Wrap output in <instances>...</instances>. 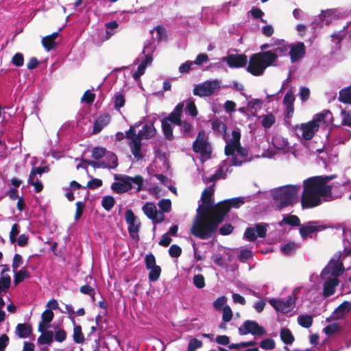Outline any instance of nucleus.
<instances>
[{
	"label": "nucleus",
	"instance_id": "bb28decb",
	"mask_svg": "<svg viewBox=\"0 0 351 351\" xmlns=\"http://www.w3.org/2000/svg\"><path fill=\"white\" fill-rule=\"evenodd\" d=\"M32 327L26 324H19L16 328V333L20 338H27L32 333Z\"/></svg>",
	"mask_w": 351,
	"mask_h": 351
},
{
	"label": "nucleus",
	"instance_id": "c756f323",
	"mask_svg": "<svg viewBox=\"0 0 351 351\" xmlns=\"http://www.w3.org/2000/svg\"><path fill=\"white\" fill-rule=\"evenodd\" d=\"M284 224H287L294 227L300 226V219L297 215H287L279 223L280 226H283Z\"/></svg>",
	"mask_w": 351,
	"mask_h": 351
},
{
	"label": "nucleus",
	"instance_id": "6ab92c4d",
	"mask_svg": "<svg viewBox=\"0 0 351 351\" xmlns=\"http://www.w3.org/2000/svg\"><path fill=\"white\" fill-rule=\"evenodd\" d=\"M184 108V102L178 104L174 108L173 110L169 114L168 117L164 118L166 121L171 123L173 125L181 124V117Z\"/></svg>",
	"mask_w": 351,
	"mask_h": 351
},
{
	"label": "nucleus",
	"instance_id": "a18cd8bd",
	"mask_svg": "<svg viewBox=\"0 0 351 351\" xmlns=\"http://www.w3.org/2000/svg\"><path fill=\"white\" fill-rule=\"evenodd\" d=\"M42 44L47 51L53 49L56 46L55 40L52 39L51 36H45L42 39Z\"/></svg>",
	"mask_w": 351,
	"mask_h": 351
},
{
	"label": "nucleus",
	"instance_id": "72a5a7b5",
	"mask_svg": "<svg viewBox=\"0 0 351 351\" xmlns=\"http://www.w3.org/2000/svg\"><path fill=\"white\" fill-rule=\"evenodd\" d=\"M38 337V342L40 344L50 345L53 341V332L51 330H45Z\"/></svg>",
	"mask_w": 351,
	"mask_h": 351
},
{
	"label": "nucleus",
	"instance_id": "79ce46f5",
	"mask_svg": "<svg viewBox=\"0 0 351 351\" xmlns=\"http://www.w3.org/2000/svg\"><path fill=\"white\" fill-rule=\"evenodd\" d=\"M125 97L121 93H117L113 97L114 107L115 109H119L125 105Z\"/></svg>",
	"mask_w": 351,
	"mask_h": 351
},
{
	"label": "nucleus",
	"instance_id": "58836bf2",
	"mask_svg": "<svg viewBox=\"0 0 351 351\" xmlns=\"http://www.w3.org/2000/svg\"><path fill=\"white\" fill-rule=\"evenodd\" d=\"M147 269L149 270L148 274V278L149 281L156 282V280H158L161 273V269L160 266L157 265Z\"/></svg>",
	"mask_w": 351,
	"mask_h": 351
},
{
	"label": "nucleus",
	"instance_id": "412c9836",
	"mask_svg": "<svg viewBox=\"0 0 351 351\" xmlns=\"http://www.w3.org/2000/svg\"><path fill=\"white\" fill-rule=\"evenodd\" d=\"M317 222L314 221H308L306 224L300 228L299 232L301 237L305 240L315 232L320 231L321 227L316 226Z\"/></svg>",
	"mask_w": 351,
	"mask_h": 351
},
{
	"label": "nucleus",
	"instance_id": "ea45409f",
	"mask_svg": "<svg viewBox=\"0 0 351 351\" xmlns=\"http://www.w3.org/2000/svg\"><path fill=\"white\" fill-rule=\"evenodd\" d=\"M181 127V132H182L184 136H192V128L193 125L191 123L186 121H181V124H179Z\"/></svg>",
	"mask_w": 351,
	"mask_h": 351
},
{
	"label": "nucleus",
	"instance_id": "603ef678",
	"mask_svg": "<svg viewBox=\"0 0 351 351\" xmlns=\"http://www.w3.org/2000/svg\"><path fill=\"white\" fill-rule=\"evenodd\" d=\"M340 328V326L337 323L329 324L324 328V332L328 336H331L337 332Z\"/></svg>",
	"mask_w": 351,
	"mask_h": 351
},
{
	"label": "nucleus",
	"instance_id": "c9c22d12",
	"mask_svg": "<svg viewBox=\"0 0 351 351\" xmlns=\"http://www.w3.org/2000/svg\"><path fill=\"white\" fill-rule=\"evenodd\" d=\"M73 328V341L76 343H82L84 341V337L82 332V328L80 325L75 323Z\"/></svg>",
	"mask_w": 351,
	"mask_h": 351
},
{
	"label": "nucleus",
	"instance_id": "864d4df0",
	"mask_svg": "<svg viewBox=\"0 0 351 351\" xmlns=\"http://www.w3.org/2000/svg\"><path fill=\"white\" fill-rule=\"evenodd\" d=\"M105 157L110 162L108 164L110 169H114L118 166L117 157L115 154L109 152L106 154Z\"/></svg>",
	"mask_w": 351,
	"mask_h": 351
},
{
	"label": "nucleus",
	"instance_id": "f3484780",
	"mask_svg": "<svg viewBox=\"0 0 351 351\" xmlns=\"http://www.w3.org/2000/svg\"><path fill=\"white\" fill-rule=\"evenodd\" d=\"M142 210L144 214L155 223H160L164 220V215L161 213L158 215L156 206L152 202H147L143 206Z\"/></svg>",
	"mask_w": 351,
	"mask_h": 351
},
{
	"label": "nucleus",
	"instance_id": "1a4fd4ad",
	"mask_svg": "<svg viewBox=\"0 0 351 351\" xmlns=\"http://www.w3.org/2000/svg\"><path fill=\"white\" fill-rule=\"evenodd\" d=\"M193 149L195 152L200 154V160L204 162L210 158L211 147L207 139L205 138L204 130L199 131L196 139L193 145Z\"/></svg>",
	"mask_w": 351,
	"mask_h": 351
},
{
	"label": "nucleus",
	"instance_id": "8fccbe9b",
	"mask_svg": "<svg viewBox=\"0 0 351 351\" xmlns=\"http://www.w3.org/2000/svg\"><path fill=\"white\" fill-rule=\"evenodd\" d=\"M11 284V278L9 275H2L0 277V287L3 291H7Z\"/></svg>",
	"mask_w": 351,
	"mask_h": 351
},
{
	"label": "nucleus",
	"instance_id": "6e6552de",
	"mask_svg": "<svg viewBox=\"0 0 351 351\" xmlns=\"http://www.w3.org/2000/svg\"><path fill=\"white\" fill-rule=\"evenodd\" d=\"M125 137L128 140V144L134 158L137 160H141L144 158L142 152V142L139 132L136 134L134 127H131L125 132Z\"/></svg>",
	"mask_w": 351,
	"mask_h": 351
},
{
	"label": "nucleus",
	"instance_id": "0eeeda50",
	"mask_svg": "<svg viewBox=\"0 0 351 351\" xmlns=\"http://www.w3.org/2000/svg\"><path fill=\"white\" fill-rule=\"evenodd\" d=\"M156 49L155 41L154 40H147L144 43V47L142 51V56H140L137 58L134 62H137L142 59L137 70L134 72L132 77L134 79L137 80L141 77L145 71L146 68L151 65L153 61V53Z\"/></svg>",
	"mask_w": 351,
	"mask_h": 351
},
{
	"label": "nucleus",
	"instance_id": "a878e982",
	"mask_svg": "<svg viewBox=\"0 0 351 351\" xmlns=\"http://www.w3.org/2000/svg\"><path fill=\"white\" fill-rule=\"evenodd\" d=\"M338 100L345 104H351V85L339 90Z\"/></svg>",
	"mask_w": 351,
	"mask_h": 351
},
{
	"label": "nucleus",
	"instance_id": "aec40b11",
	"mask_svg": "<svg viewBox=\"0 0 351 351\" xmlns=\"http://www.w3.org/2000/svg\"><path fill=\"white\" fill-rule=\"evenodd\" d=\"M306 53V47L302 42H298L295 45H292L289 55L291 62H295L302 58Z\"/></svg>",
	"mask_w": 351,
	"mask_h": 351
},
{
	"label": "nucleus",
	"instance_id": "680f3d73",
	"mask_svg": "<svg viewBox=\"0 0 351 351\" xmlns=\"http://www.w3.org/2000/svg\"><path fill=\"white\" fill-rule=\"evenodd\" d=\"M145 263L146 269H150L151 267L157 266L156 264V258L153 254L149 253L145 257Z\"/></svg>",
	"mask_w": 351,
	"mask_h": 351
},
{
	"label": "nucleus",
	"instance_id": "b1692460",
	"mask_svg": "<svg viewBox=\"0 0 351 351\" xmlns=\"http://www.w3.org/2000/svg\"><path fill=\"white\" fill-rule=\"evenodd\" d=\"M110 121V117L108 114H103L99 116L95 121L93 128V133L97 134L107 125Z\"/></svg>",
	"mask_w": 351,
	"mask_h": 351
},
{
	"label": "nucleus",
	"instance_id": "5fc2aeb1",
	"mask_svg": "<svg viewBox=\"0 0 351 351\" xmlns=\"http://www.w3.org/2000/svg\"><path fill=\"white\" fill-rule=\"evenodd\" d=\"M202 346V341L193 338L191 339L188 344L187 351H195L197 348H199Z\"/></svg>",
	"mask_w": 351,
	"mask_h": 351
},
{
	"label": "nucleus",
	"instance_id": "393cba45",
	"mask_svg": "<svg viewBox=\"0 0 351 351\" xmlns=\"http://www.w3.org/2000/svg\"><path fill=\"white\" fill-rule=\"evenodd\" d=\"M351 310V302L344 301L340 304L335 310L334 314L335 319H340L343 317L346 313H348Z\"/></svg>",
	"mask_w": 351,
	"mask_h": 351
},
{
	"label": "nucleus",
	"instance_id": "473e14b6",
	"mask_svg": "<svg viewBox=\"0 0 351 351\" xmlns=\"http://www.w3.org/2000/svg\"><path fill=\"white\" fill-rule=\"evenodd\" d=\"M316 179L322 184V186L332 195V186L328 184V182L336 177L335 175L332 176H315Z\"/></svg>",
	"mask_w": 351,
	"mask_h": 351
},
{
	"label": "nucleus",
	"instance_id": "09e8293b",
	"mask_svg": "<svg viewBox=\"0 0 351 351\" xmlns=\"http://www.w3.org/2000/svg\"><path fill=\"white\" fill-rule=\"evenodd\" d=\"M272 143L274 147L277 149H284L288 145L287 140L279 136H274L272 139Z\"/></svg>",
	"mask_w": 351,
	"mask_h": 351
},
{
	"label": "nucleus",
	"instance_id": "9d476101",
	"mask_svg": "<svg viewBox=\"0 0 351 351\" xmlns=\"http://www.w3.org/2000/svg\"><path fill=\"white\" fill-rule=\"evenodd\" d=\"M219 90V80H206L195 84L193 89V94L200 97H208Z\"/></svg>",
	"mask_w": 351,
	"mask_h": 351
},
{
	"label": "nucleus",
	"instance_id": "2f4dec72",
	"mask_svg": "<svg viewBox=\"0 0 351 351\" xmlns=\"http://www.w3.org/2000/svg\"><path fill=\"white\" fill-rule=\"evenodd\" d=\"M14 282L15 285L22 282L25 278L30 277V273L25 268H23L18 271H14Z\"/></svg>",
	"mask_w": 351,
	"mask_h": 351
},
{
	"label": "nucleus",
	"instance_id": "7c9ffc66",
	"mask_svg": "<svg viewBox=\"0 0 351 351\" xmlns=\"http://www.w3.org/2000/svg\"><path fill=\"white\" fill-rule=\"evenodd\" d=\"M171 124V123L166 121L164 119L162 120L161 122V126L164 136L169 141L173 138V128Z\"/></svg>",
	"mask_w": 351,
	"mask_h": 351
},
{
	"label": "nucleus",
	"instance_id": "a211bd4d",
	"mask_svg": "<svg viewBox=\"0 0 351 351\" xmlns=\"http://www.w3.org/2000/svg\"><path fill=\"white\" fill-rule=\"evenodd\" d=\"M154 119H149L139 130L141 141L143 139H149L154 136L156 130L154 125Z\"/></svg>",
	"mask_w": 351,
	"mask_h": 351
},
{
	"label": "nucleus",
	"instance_id": "e2e57ef3",
	"mask_svg": "<svg viewBox=\"0 0 351 351\" xmlns=\"http://www.w3.org/2000/svg\"><path fill=\"white\" fill-rule=\"evenodd\" d=\"M263 102L260 99H253L247 102V106L254 110H261Z\"/></svg>",
	"mask_w": 351,
	"mask_h": 351
},
{
	"label": "nucleus",
	"instance_id": "4d7b16f0",
	"mask_svg": "<svg viewBox=\"0 0 351 351\" xmlns=\"http://www.w3.org/2000/svg\"><path fill=\"white\" fill-rule=\"evenodd\" d=\"M19 232L20 226L18 223L13 224L10 232V241L11 243H14L16 241V236L19 234Z\"/></svg>",
	"mask_w": 351,
	"mask_h": 351
},
{
	"label": "nucleus",
	"instance_id": "20e7f679",
	"mask_svg": "<svg viewBox=\"0 0 351 351\" xmlns=\"http://www.w3.org/2000/svg\"><path fill=\"white\" fill-rule=\"evenodd\" d=\"M278 56L271 51H261L252 54L250 57L246 70L254 76H260L265 70L274 64Z\"/></svg>",
	"mask_w": 351,
	"mask_h": 351
},
{
	"label": "nucleus",
	"instance_id": "f8f14e48",
	"mask_svg": "<svg viewBox=\"0 0 351 351\" xmlns=\"http://www.w3.org/2000/svg\"><path fill=\"white\" fill-rule=\"evenodd\" d=\"M341 253L339 252L334 255L330 260L326 267L324 269L322 273L329 274H330L333 278H337L341 276L345 269L343 263L340 261Z\"/></svg>",
	"mask_w": 351,
	"mask_h": 351
},
{
	"label": "nucleus",
	"instance_id": "f03ea898",
	"mask_svg": "<svg viewBox=\"0 0 351 351\" xmlns=\"http://www.w3.org/2000/svg\"><path fill=\"white\" fill-rule=\"evenodd\" d=\"M332 195L322 186L315 176L303 182V191L301 195V206L309 209L321 205L327 201Z\"/></svg>",
	"mask_w": 351,
	"mask_h": 351
},
{
	"label": "nucleus",
	"instance_id": "49530a36",
	"mask_svg": "<svg viewBox=\"0 0 351 351\" xmlns=\"http://www.w3.org/2000/svg\"><path fill=\"white\" fill-rule=\"evenodd\" d=\"M158 205L162 213H169L171 208V202L169 199H162Z\"/></svg>",
	"mask_w": 351,
	"mask_h": 351
},
{
	"label": "nucleus",
	"instance_id": "4be33fe9",
	"mask_svg": "<svg viewBox=\"0 0 351 351\" xmlns=\"http://www.w3.org/2000/svg\"><path fill=\"white\" fill-rule=\"evenodd\" d=\"M54 314L51 309L45 310L41 315V322L38 325V331L43 332L50 326V322L53 319Z\"/></svg>",
	"mask_w": 351,
	"mask_h": 351
},
{
	"label": "nucleus",
	"instance_id": "2eb2a0df",
	"mask_svg": "<svg viewBox=\"0 0 351 351\" xmlns=\"http://www.w3.org/2000/svg\"><path fill=\"white\" fill-rule=\"evenodd\" d=\"M269 302L276 311L287 313L295 307V297L294 295H289L286 301L271 299Z\"/></svg>",
	"mask_w": 351,
	"mask_h": 351
},
{
	"label": "nucleus",
	"instance_id": "bf43d9fd",
	"mask_svg": "<svg viewBox=\"0 0 351 351\" xmlns=\"http://www.w3.org/2000/svg\"><path fill=\"white\" fill-rule=\"evenodd\" d=\"M250 12L254 19H259L262 23H267V21L262 18L265 14L260 8H252Z\"/></svg>",
	"mask_w": 351,
	"mask_h": 351
},
{
	"label": "nucleus",
	"instance_id": "5701e85b",
	"mask_svg": "<svg viewBox=\"0 0 351 351\" xmlns=\"http://www.w3.org/2000/svg\"><path fill=\"white\" fill-rule=\"evenodd\" d=\"M339 280L337 278L328 279L324 284L323 295L329 297L335 293V287L339 285Z\"/></svg>",
	"mask_w": 351,
	"mask_h": 351
},
{
	"label": "nucleus",
	"instance_id": "6e6d98bb",
	"mask_svg": "<svg viewBox=\"0 0 351 351\" xmlns=\"http://www.w3.org/2000/svg\"><path fill=\"white\" fill-rule=\"evenodd\" d=\"M276 343L273 339L267 338L262 340L260 346L265 350H271L275 348Z\"/></svg>",
	"mask_w": 351,
	"mask_h": 351
},
{
	"label": "nucleus",
	"instance_id": "dca6fc26",
	"mask_svg": "<svg viewBox=\"0 0 351 351\" xmlns=\"http://www.w3.org/2000/svg\"><path fill=\"white\" fill-rule=\"evenodd\" d=\"M221 60L226 62L230 68H242L247 63V58L245 54H229L222 58Z\"/></svg>",
	"mask_w": 351,
	"mask_h": 351
},
{
	"label": "nucleus",
	"instance_id": "37998d69",
	"mask_svg": "<svg viewBox=\"0 0 351 351\" xmlns=\"http://www.w3.org/2000/svg\"><path fill=\"white\" fill-rule=\"evenodd\" d=\"M231 210L230 204L228 199L221 201V223L223 221L224 217Z\"/></svg>",
	"mask_w": 351,
	"mask_h": 351
},
{
	"label": "nucleus",
	"instance_id": "c03bdc74",
	"mask_svg": "<svg viewBox=\"0 0 351 351\" xmlns=\"http://www.w3.org/2000/svg\"><path fill=\"white\" fill-rule=\"evenodd\" d=\"M275 123V117L272 114H268L263 116V120L261 122L262 126L265 128H271Z\"/></svg>",
	"mask_w": 351,
	"mask_h": 351
},
{
	"label": "nucleus",
	"instance_id": "774afa93",
	"mask_svg": "<svg viewBox=\"0 0 351 351\" xmlns=\"http://www.w3.org/2000/svg\"><path fill=\"white\" fill-rule=\"evenodd\" d=\"M341 114L343 116L342 125L351 128V114L345 110H342Z\"/></svg>",
	"mask_w": 351,
	"mask_h": 351
},
{
	"label": "nucleus",
	"instance_id": "f257e3e1",
	"mask_svg": "<svg viewBox=\"0 0 351 351\" xmlns=\"http://www.w3.org/2000/svg\"><path fill=\"white\" fill-rule=\"evenodd\" d=\"M219 224V202H214V185L206 188L198 202L191 233L201 239L213 237Z\"/></svg>",
	"mask_w": 351,
	"mask_h": 351
},
{
	"label": "nucleus",
	"instance_id": "69168bd1",
	"mask_svg": "<svg viewBox=\"0 0 351 351\" xmlns=\"http://www.w3.org/2000/svg\"><path fill=\"white\" fill-rule=\"evenodd\" d=\"M12 63L17 67L22 66L24 63L23 55L21 53H16L12 57Z\"/></svg>",
	"mask_w": 351,
	"mask_h": 351
},
{
	"label": "nucleus",
	"instance_id": "c85d7f7f",
	"mask_svg": "<svg viewBox=\"0 0 351 351\" xmlns=\"http://www.w3.org/2000/svg\"><path fill=\"white\" fill-rule=\"evenodd\" d=\"M280 336L282 341L285 344H292L295 341L293 335L288 328H281L280 331Z\"/></svg>",
	"mask_w": 351,
	"mask_h": 351
},
{
	"label": "nucleus",
	"instance_id": "cd10ccee",
	"mask_svg": "<svg viewBox=\"0 0 351 351\" xmlns=\"http://www.w3.org/2000/svg\"><path fill=\"white\" fill-rule=\"evenodd\" d=\"M332 119V112L329 110H324L322 112L317 114L312 121H315V123L319 124V122L327 123L331 121Z\"/></svg>",
	"mask_w": 351,
	"mask_h": 351
},
{
	"label": "nucleus",
	"instance_id": "f704fd0d",
	"mask_svg": "<svg viewBox=\"0 0 351 351\" xmlns=\"http://www.w3.org/2000/svg\"><path fill=\"white\" fill-rule=\"evenodd\" d=\"M185 113L195 117L197 114V110L195 104L194 99L191 97L189 98L184 108Z\"/></svg>",
	"mask_w": 351,
	"mask_h": 351
},
{
	"label": "nucleus",
	"instance_id": "de8ad7c7",
	"mask_svg": "<svg viewBox=\"0 0 351 351\" xmlns=\"http://www.w3.org/2000/svg\"><path fill=\"white\" fill-rule=\"evenodd\" d=\"M28 184L34 186V190L36 193L40 192L43 189V185L38 178L33 177L31 179V177L29 176Z\"/></svg>",
	"mask_w": 351,
	"mask_h": 351
},
{
	"label": "nucleus",
	"instance_id": "a19ab883",
	"mask_svg": "<svg viewBox=\"0 0 351 351\" xmlns=\"http://www.w3.org/2000/svg\"><path fill=\"white\" fill-rule=\"evenodd\" d=\"M245 199L243 197H237L227 199L230 204L231 208L237 209L245 204Z\"/></svg>",
	"mask_w": 351,
	"mask_h": 351
},
{
	"label": "nucleus",
	"instance_id": "4468645a",
	"mask_svg": "<svg viewBox=\"0 0 351 351\" xmlns=\"http://www.w3.org/2000/svg\"><path fill=\"white\" fill-rule=\"evenodd\" d=\"M319 125L315 123V121H309L306 123H302L300 125H296L294 127L295 131L302 132V136L307 141L312 139L315 135V132L318 131Z\"/></svg>",
	"mask_w": 351,
	"mask_h": 351
},
{
	"label": "nucleus",
	"instance_id": "338daca9",
	"mask_svg": "<svg viewBox=\"0 0 351 351\" xmlns=\"http://www.w3.org/2000/svg\"><path fill=\"white\" fill-rule=\"evenodd\" d=\"M94 99L95 94L91 93L90 90H87L82 96L81 101L88 104H90L94 101Z\"/></svg>",
	"mask_w": 351,
	"mask_h": 351
},
{
	"label": "nucleus",
	"instance_id": "3c124183",
	"mask_svg": "<svg viewBox=\"0 0 351 351\" xmlns=\"http://www.w3.org/2000/svg\"><path fill=\"white\" fill-rule=\"evenodd\" d=\"M221 308L223 311V314H222L223 321L225 322H229L232 319V316H233V313H232L231 308L229 306L226 305Z\"/></svg>",
	"mask_w": 351,
	"mask_h": 351
},
{
	"label": "nucleus",
	"instance_id": "423d86ee",
	"mask_svg": "<svg viewBox=\"0 0 351 351\" xmlns=\"http://www.w3.org/2000/svg\"><path fill=\"white\" fill-rule=\"evenodd\" d=\"M299 189V186L294 185L280 188L274 195L277 208L280 210L295 204Z\"/></svg>",
	"mask_w": 351,
	"mask_h": 351
},
{
	"label": "nucleus",
	"instance_id": "0e129e2a",
	"mask_svg": "<svg viewBox=\"0 0 351 351\" xmlns=\"http://www.w3.org/2000/svg\"><path fill=\"white\" fill-rule=\"evenodd\" d=\"M87 164L92 166L94 168H103V169H110V165L105 161H93V160H87Z\"/></svg>",
	"mask_w": 351,
	"mask_h": 351
},
{
	"label": "nucleus",
	"instance_id": "ddd939ff",
	"mask_svg": "<svg viewBox=\"0 0 351 351\" xmlns=\"http://www.w3.org/2000/svg\"><path fill=\"white\" fill-rule=\"evenodd\" d=\"M239 332L241 335L250 333L254 336H263L266 334V330L263 326H259L256 322L246 320L239 328Z\"/></svg>",
	"mask_w": 351,
	"mask_h": 351
},
{
	"label": "nucleus",
	"instance_id": "e433bc0d",
	"mask_svg": "<svg viewBox=\"0 0 351 351\" xmlns=\"http://www.w3.org/2000/svg\"><path fill=\"white\" fill-rule=\"evenodd\" d=\"M115 204V199L111 195H106L102 197L101 206L107 211H110Z\"/></svg>",
	"mask_w": 351,
	"mask_h": 351
},
{
	"label": "nucleus",
	"instance_id": "4c0bfd02",
	"mask_svg": "<svg viewBox=\"0 0 351 351\" xmlns=\"http://www.w3.org/2000/svg\"><path fill=\"white\" fill-rule=\"evenodd\" d=\"M298 324L306 328H310L313 322V317L309 315H300L298 318Z\"/></svg>",
	"mask_w": 351,
	"mask_h": 351
},
{
	"label": "nucleus",
	"instance_id": "7ed1b4c3",
	"mask_svg": "<svg viewBox=\"0 0 351 351\" xmlns=\"http://www.w3.org/2000/svg\"><path fill=\"white\" fill-rule=\"evenodd\" d=\"M240 139V132L233 130L232 138L227 142L224 149L225 154L232 156V163L234 166H240L243 163L251 160V158H248L247 149L241 147Z\"/></svg>",
	"mask_w": 351,
	"mask_h": 351
},
{
	"label": "nucleus",
	"instance_id": "9b49d317",
	"mask_svg": "<svg viewBox=\"0 0 351 351\" xmlns=\"http://www.w3.org/2000/svg\"><path fill=\"white\" fill-rule=\"evenodd\" d=\"M125 219L128 224V230L130 237L132 239L138 241L139 239L138 232L141 228V222L131 209H128L125 211Z\"/></svg>",
	"mask_w": 351,
	"mask_h": 351
},
{
	"label": "nucleus",
	"instance_id": "052dcab7",
	"mask_svg": "<svg viewBox=\"0 0 351 351\" xmlns=\"http://www.w3.org/2000/svg\"><path fill=\"white\" fill-rule=\"evenodd\" d=\"M193 282L197 289H202L205 286L204 278L202 274L195 275Z\"/></svg>",
	"mask_w": 351,
	"mask_h": 351
},
{
	"label": "nucleus",
	"instance_id": "39448f33",
	"mask_svg": "<svg viewBox=\"0 0 351 351\" xmlns=\"http://www.w3.org/2000/svg\"><path fill=\"white\" fill-rule=\"evenodd\" d=\"M115 180L111 184V189L117 194H122L130 191L132 184L137 185L136 192L141 191L143 189V178L141 176L130 177L124 174L116 173L114 175Z\"/></svg>",
	"mask_w": 351,
	"mask_h": 351
},
{
	"label": "nucleus",
	"instance_id": "13d9d810",
	"mask_svg": "<svg viewBox=\"0 0 351 351\" xmlns=\"http://www.w3.org/2000/svg\"><path fill=\"white\" fill-rule=\"evenodd\" d=\"M106 156V149L103 147H97L92 151V157L95 160H99Z\"/></svg>",
	"mask_w": 351,
	"mask_h": 351
}]
</instances>
